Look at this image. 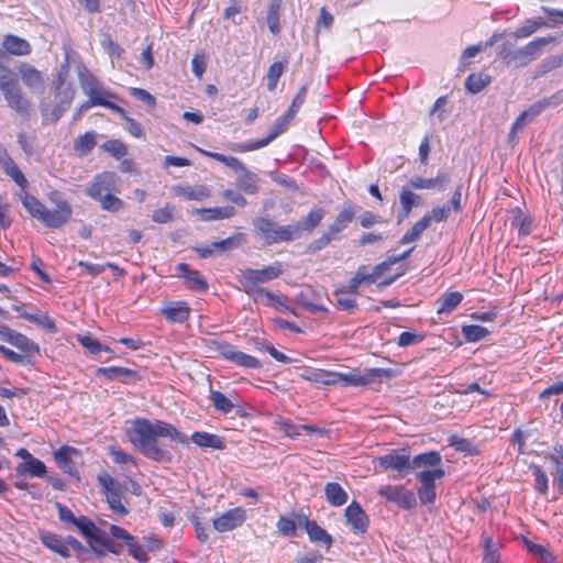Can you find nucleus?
Instances as JSON below:
<instances>
[{"label":"nucleus","instance_id":"1","mask_svg":"<svg viewBox=\"0 0 563 563\" xmlns=\"http://www.w3.org/2000/svg\"><path fill=\"white\" fill-rule=\"evenodd\" d=\"M158 438H167L183 444H188V438L180 433L173 424L156 420L152 423L146 418H137L133 421L131 442L147 459L157 462H170L173 453L169 446L159 444Z\"/></svg>","mask_w":563,"mask_h":563},{"label":"nucleus","instance_id":"2","mask_svg":"<svg viewBox=\"0 0 563 563\" xmlns=\"http://www.w3.org/2000/svg\"><path fill=\"white\" fill-rule=\"evenodd\" d=\"M49 200L55 205L53 210L47 209L42 201L29 192H24L21 197L23 207L33 218L46 228L60 229L70 220L73 207L57 190L49 194Z\"/></svg>","mask_w":563,"mask_h":563},{"label":"nucleus","instance_id":"3","mask_svg":"<svg viewBox=\"0 0 563 563\" xmlns=\"http://www.w3.org/2000/svg\"><path fill=\"white\" fill-rule=\"evenodd\" d=\"M553 42H556L554 36H541L532 40L520 48H516L514 43L506 41L499 47L498 57L507 66L515 68L526 67L542 54L547 45Z\"/></svg>","mask_w":563,"mask_h":563},{"label":"nucleus","instance_id":"4","mask_svg":"<svg viewBox=\"0 0 563 563\" xmlns=\"http://www.w3.org/2000/svg\"><path fill=\"white\" fill-rule=\"evenodd\" d=\"M394 374L395 371L391 368H367L364 372H361L358 368H353L347 373L331 372L330 379H333L334 382H330V386H366L380 380L382 378H390Z\"/></svg>","mask_w":563,"mask_h":563},{"label":"nucleus","instance_id":"5","mask_svg":"<svg viewBox=\"0 0 563 563\" xmlns=\"http://www.w3.org/2000/svg\"><path fill=\"white\" fill-rule=\"evenodd\" d=\"M376 461L383 471H396L398 477H404L411 472L410 453L407 449L390 450L387 454L377 457Z\"/></svg>","mask_w":563,"mask_h":563},{"label":"nucleus","instance_id":"6","mask_svg":"<svg viewBox=\"0 0 563 563\" xmlns=\"http://www.w3.org/2000/svg\"><path fill=\"white\" fill-rule=\"evenodd\" d=\"M445 472L441 467L421 471L417 473L420 482L418 488V497L423 505L433 504L435 501V481L444 477Z\"/></svg>","mask_w":563,"mask_h":563},{"label":"nucleus","instance_id":"7","mask_svg":"<svg viewBox=\"0 0 563 563\" xmlns=\"http://www.w3.org/2000/svg\"><path fill=\"white\" fill-rule=\"evenodd\" d=\"M378 494L402 509H412L417 506L415 494L402 485H384L379 487Z\"/></svg>","mask_w":563,"mask_h":563},{"label":"nucleus","instance_id":"8","mask_svg":"<svg viewBox=\"0 0 563 563\" xmlns=\"http://www.w3.org/2000/svg\"><path fill=\"white\" fill-rule=\"evenodd\" d=\"M283 274L282 264L276 263L262 269L246 268L241 272V282L246 287H254L278 278Z\"/></svg>","mask_w":563,"mask_h":563},{"label":"nucleus","instance_id":"9","mask_svg":"<svg viewBox=\"0 0 563 563\" xmlns=\"http://www.w3.org/2000/svg\"><path fill=\"white\" fill-rule=\"evenodd\" d=\"M245 520V510L241 507H236L224 511L220 517L213 519L212 526L214 530L223 533L241 527Z\"/></svg>","mask_w":563,"mask_h":563},{"label":"nucleus","instance_id":"10","mask_svg":"<svg viewBox=\"0 0 563 563\" xmlns=\"http://www.w3.org/2000/svg\"><path fill=\"white\" fill-rule=\"evenodd\" d=\"M295 117H288V112L277 118L274 122L272 132L264 139L257 141H251L241 146V151L250 152L262 148L273 142L277 136L284 133L288 124L294 120Z\"/></svg>","mask_w":563,"mask_h":563},{"label":"nucleus","instance_id":"11","mask_svg":"<svg viewBox=\"0 0 563 563\" xmlns=\"http://www.w3.org/2000/svg\"><path fill=\"white\" fill-rule=\"evenodd\" d=\"M346 523L351 527L354 533H365L369 527V518L361 507V505L353 500L344 510Z\"/></svg>","mask_w":563,"mask_h":563},{"label":"nucleus","instance_id":"12","mask_svg":"<svg viewBox=\"0 0 563 563\" xmlns=\"http://www.w3.org/2000/svg\"><path fill=\"white\" fill-rule=\"evenodd\" d=\"M3 98L8 104V107L16 112L22 118H29L31 113V103L23 96L20 84L18 82L3 93Z\"/></svg>","mask_w":563,"mask_h":563},{"label":"nucleus","instance_id":"13","mask_svg":"<svg viewBox=\"0 0 563 563\" xmlns=\"http://www.w3.org/2000/svg\"><path fill=\"white\" fill-rule=\"evenodd\" d=\"M548 107H550V99H541L531 104L525 111H522L512 123L509 137H514L518 130L523 129L529 122L533 121Z\"/></svg>","mask_w":563,"mask_h":563},{"label":"nucleus","instance_id":"14","mask_svg":"<svg viewBox=\"0 0 563 563\" xmlns=\"http://www.w3.org/2000/svg\"><path fill=\"white\" fill-rule=\"evenodd\" d=\"M221 355L232 363L245 368H260L262 366L258 358L244 352L235 350L231 345H225L220 351Z\"/></svg>","mask_w":563,"mask_h":563},{"label":"nucleus","instance_id":"15","mask_svg":"<svg viewBox=\"0 0 563 563\" xmlns=\"http://www.w3.org/2000/svg\"><path fill=\"white\" fill-rule=\"evenodd\" d=\"M177 271L181 274L188 284V287L198 292H203L208 289V282L201 276L198 271L190 269L186 263H179Z\"/></svg>","mask_w":563,"mask_h":563},{"label":"nucleus","instance_id":"16","mask_svg":"<svg viewBox=\"0 0 563 563\" xmlns=\"http://www.w3.org/2000/svg\"><path fill=\"white\" fill-rule=\"evenodd\" d=\"M97 375L103 376L110 380H120L125 384L132 383L137 378V373L135 371L118 366L99 367L97 369Z\"/></svg>","mask_w":563,"mask_h":563},{"label":"nucleus","instance_id":"17","mask_svg":"<svg viewBox=\"0 0 563 563\" xmlns=\"http://www.w3.org/2000/svg\"><path fill=\"white\" fill-rule=\"evenodd\" d=\"M113 176L111 173L96 176L92 184L86 189V194L95 200L101 199L104 194L110 191Z\"/></svg>","mask_w":563,"mask_h":563},{"label":"nucleus","instance_id":"18","mask_svg":"<svg viewBox=\"0 0 563 563\" xmlns=\"http://www.w3.org/2000/svg\"><path fill=\"white\" fill-rule=\"evenodd\" d=\"M449 181V177L444 173H438L434 178H423L421 176H412L409 179L410 187L415 189H438L442 190Z\"/></svg>","mask_w":563,"mask_h":563},{"label":"nucleus","instance_id":"19","mask_svg":"<svg viewBox=\"0 0 563 563\" xmlns=\"http://www.w3.org/2000/svg\"><path fill=\"white\" fill-rule=\"evenodd\" d=\"M319 298V291L312 288H307L298 294L297 301L303 309L309 312H328V309L318 302Z\"/></svg>","mask_w":563,"mask_h":563},{"label":"nucleus","instance_id":"20","mask_svg":"<svg viewBox=\"0 0 563 563\" xmlns=\"http://www.w3.org/2000/svg\"><path fill=\"white\" fill-rule=\"evenodd\" d=\"M196 212L200 214V219L206 222L213 220L230 219L236 214V210L233 206L201 208L196 209Z\"/></svg>","mask_w":563,"mask_h":563},{"label":"nucleus","instance_id":"21","mask_svg":"<svg viewBox=\"0 0 563 563\" xmlns=\"http://www.w3.org/2000/svg\"><path fill=\"white\" fill-rule=\"evenodd\" d=\"M401 211L398 214L399 222L408 218L415 207L421 205V197L408 188H402L399 194Z\"/></svg>","mask_w":563,"mask_h":563},{"label":"nucleus","instance_id":"22","mask_svg":"<svg viewBox=\"0 0 563 563\" xmlns=\"http://www.w3.org/2000/svg\"><path fill=\"white\" fill-rule=\"evenodd\" d=\"M241 175L236 178L235 186L238 189L246 195H255L258 192V176L249 170L246 167L244 170H240Z\"/></svg>","mask_w":563,"mask_h":563},{"label":"nucleus","instance_id":"23","mask_svg":"<svg viewBox=\"0 0 563 563\" xmlns=\"http://www.w3.org/2000/svg\"><path fill=\"white\" fill-rule=\"evenodd\" d=\"M283 0H269L267 5L266 23L274 35H279L282 32L280 25V11Z\"/></svg>","mask_w":563,"mask_h":563},{"label":"nucleus","instance_id":"24","mask_svg":"<svg viewBox=\"0 0 563 563\" xmlns=\"http://www.w3.org/2000/svg\"><path fill=\"white\" fill-rule=\"evenodd\" d=\"M463 300V295L459 291L444 292L435 302L437 313H451Z\"/></svg>","mask_w":563,"mask_h":563},{"label":"nucleus","instance_id":"25","mask_svg":"<svg viewBox=\"0 0 563 563\" xmlns=\"http://www.w3.org/2000/svg\"><path fill=\"white\" fill-rule=\"evenodd\" d=\"M3 47L8 53L16 56H23L31 53L30 43L26 40L12 34L4 36Z\"/></svg>","mask_w":563,"mask_h":563},{"label":"nucleus","instance_id":"26","mask_svg":"<svg viewBox=\"0 0 563 563\" xmlns=\"http://www.w3.org/2000/svg\"><path fill=\"white\" fill-rule=\"evenodd\" d=\"M97 479L106 497L124 496V486L108 473L99 474Z\"/></svg>","mask_w":563,"mask_h":563},{"label":"nucleus","instance_id":"27","mask_svg":"<svg viewBox=\"0 0 563 563\" xmlns=\"http://www.w3.org/2000/svg\"><path fill=\"white\" fill-rule=\"evenodd\" d=\"M301 238V228L299 225L287 224L277 225L275 228L272 244L280 242H290Z\"/></svg>","mask_w":563,"mask_h":563},{"label":"nucleus","instance_id":"28","mask_svg":"<svg viewBox=\"0 0 563 563\" xmlns=\"http://www.w3.org/2000/svg\"><path fill=\"white\" fill-rule=\"evenodd\" d=\"M324 495L331 506L340 507L346 504L347 493L335 482L328 483L324 487Z\"/></svg>","mask_w":563,"mask_h":563},{"label":"nucleus","instance_id":"29","mask_svg":"<svg viewBox=\"0 0 563 563\" xmlns=\"http://www.w3.org/2000/svg\"><path fill=\"white\" fill-rule=\"evenodd\" d=\"M191 441L200 448H211L214 450L224 449V442L222 438L217 434L208 432L196 431L191 434Z\"/></svg>","mask_w":563,"mask_h":563},{"label":"nucleus","instance_id":"30","mask_svg":"<svg viewBox=\"0 0 563 563\" xmlns=\"http://www.w3.org/2000/svg\"><path fill=\"white\" fill-rule=\"evenodd\" d=\"M355 212L353 207L346 206L338 213L334 222L329 227L328 232L338 239V234L346 228V225L354 219Z\"/></svg>","mask_w":563,"mask_h":563},{"label":"nucleus","instance_id":"31","mask_svg":"<svg viewBox=\"0 0 563 563\" xmlns=\"http://www.w3.org/2000/svg\"><path fill=\"white\" fill-rule=\"evenodd\" d=\"M78 451L74 448L62 446L58 451L55 452V461L58 466L71 476L78 475V471L76 465L70 461L69 453H77Z\"/></svg>","mask_w":563,"mask_h":563},{"label":"nucleus","instance_id":"32","mask_svg":"<svg viewBox=\"0 0 563 563\" xmlns=\"http://www.w3.org/2000/svg\"><path fill=\"white\" fill-rule=\"evenodd\" d=\"M253 225L255 234L262 236L267 245H272L276 223L268 218H257Z\"/></svg>","mask_w":563,"mask_h":563},{"label":"nucleus","instance_id":"33","mask_svg":"<svg viewBox=\"0 0 563 563\" xmlns=\"http://www.w3.org/2000/svg\"><path fill=\"white\" fill-rule=\"evenodd\" d=\"M41 540L45 547L58 553L63 558L70 556L69 550L67 549L66 539L64 540L54 533L47 532L42 536Z\"/></svg>","mask_w":563,"mask_h":563},{"label":"nucleus","instance_id":"34","mask_svg":"<svg viewBox=\"0 0 563 563\" xmlns=\"http://www.w3.org/2000/svg\"><path fill=\"white\" fill-rule=\"evenodd\" d=\"M354 295L355 294L349 291L347 287L336 289L334 296L339 308L349 313H353L358 307Z\"/></svg>","mask_w":563,"mask_h":563},{"label":"nucleus","instance_id":"35","mask_svg":"<svg viewBox=\"0 0 563 563\" xmlns=\"http://www.w3.org/2000/svg\"><path fill=\"white\" fill-rule=\"evenodd\" d=\"M244 242V235L242 233H236L224 240L212 242L211 246L213 247L216 254H221L238 249Z\"/></svg>","mask_w":563,"mask_h":563},{"label":"nucleus","instance_id":"36","mask_svg":"<svg viewBox=\"0 0 563 563\" xmlns=\"http://www.w3.org/2000/svg\"><path fill=\"white\" fill-rule=\"evenodd\" d=\"M441 463V455L437 451H429L410 457V470L420 468L423 466H437Z\"/></svg>","mask_w":563,"mask_h":563},{"label":"nucleus","instance_id":"37","mask_svg":"<svg viewBox=\"0 0 563 563\" xmlns=\"http://www.w3.org/2000/svg\"><path fill=\"white\" fill-rule=\"evenodd\" d=\"M9 343L25 352L27 354H37L40 352V347L36 343L30 340L22 333L14 331L8 340Z\"/></svg>","mask_w":563,"mask_h":563},{"label":"nucleus","instance_id":"38","mask_svg":"<svg viewBox=\"0 0 563 563\" xmlns=\"http://www.w3.org/2000/svg\"><path fill=\"white\" fill-rule=\"evenodd\" d=\"M20 75L23 82L29 88H37L44 82L41 73L29 64L21 65Z\"/></svg>","mask_w":563,"mask_h":563},{"label":"nucleus","instance_id":"39","mask_svg":"<svg viewBox=\"0 0 563 563\" xmlns=\"http://www.w3.org/2000/svg\"><path fill=\"white\" fill-rule=\"evenodd\" d=\"M324 216V210L322 208L312 209L301 222L295 223V225H299L301 228V234L303 231L311 233L321 222Z\"/></svg>","mask_w":563,"mask_h":563},{"label":"nucleus","instance_id":"40","mask_svg":"<svg viewBox=\"0 0 563 563\" xmlns=\"http://www.w3.org/2000/svg\"><path fill=\"white\" fill-rule=\"evenodd\" d=\"M210 400L212 401L214 409L224 415L230 413L236 407L231 398L219 390L210 391Z\"/></svg>","mask_w":563,"mask_h":563},{"label":"nucleus","instance_id":"41","mask_svg":"<svg viewBox=\"0 0 563 563\" xmlns=\"http://www.w3.org/2000/svg\"><path fill=\"white\" fill-rule=\"evenodd\" d=\"M162 314L170 322H179L183 323L188 320L190 314V308L185 303L167 307L162 310Z\"/></svg>","mask_w":563,"mask_h":563},{"label":"nucleus","instance_id":"42","mask_svg":"<svg viewBox=\"0 0 563 563\" xmlns=\"http://www.w3.org/2000/svg\"><path fill=\"white\" fill-rule=\"evenodd\" d=\"M16 471L27 473L31 476L43 477L46 473V466L41 460L31 456L29 461L20 463Z\"/></svg>","mask_w":563,"mask_h":563},{"label":"nucleus","instance_id":"43","mask_svg":"<svg viewBox=\"0 0 563 563\" xmlns=\"http://www.w3.org/2000/svg\"><path fill=\"white\" fill-rule=\"evenodd\" d=\"M374 284L371 273L365 265H362L356 271L355 275L349 280L347 287L350 292L356 294L361 284Z\"/></svg>","mask_w":563,"mask_h":563},{"label":"nucleus","instance_id":"44","mask_svg":"<svg viewBox=\"0 0 563 563\" xmlns=\"http://www.w3.org/2000/svg\"><path fill=\"white\" fill-rule=\"evenodd\" d=\"M96 132L89 131L79 135L74 143V148L80 155H88L96 146Z\"/></svg>","mask_w":563,"mask_h":563},{"label":"nucleus","instance_id":"45","mask_svg":"<svg viewBox=\"0 0 563 563\" xmlns=\"http://www.w3.org/2000/svg\"><path fill=\"white\" fill-rule=\"evenodd\" d=\"M490 82V77L486 74H471L465 81V88L471 93H478Z\"/></svg>","mask_w":563,"mask_h":563},{"label":"nucleus","instance_id":"46","mask_svg":"<svg viewBox=\"0 0 563 563\" xmlns=\"http://www.w3.org/2000/svg\"><path fill=\"white\" fill-rule=\"evenodd\" d=\"M308 525L309 529L306 532L312 542L322 543L327 548L332 545L333 539L323 528H321L317 522Z\"/></svg>","mask_w":563,"mask_h":563},{"label":"nucleus","instance_id":"47","mask_svg":"<svg viewBox=\"0 0 563 563\" xmlns=\"http://www.w3.org/2000/svg\"><path fill=\"white\" fill-rule=\"evenodd\" d=\"M287 65H288V59H285L283 62H275L269 66L267 75H266L267 89L269 91H273L276 89L278 80H279L280 76L283 75Z\"/></svg>","mask_w":563,"mask_h":563},{"label":"nucleus","instance_id":"48","mask_svg":"<svg viewBox=\"0 0 563 563\" xmlns=\"http://www.w3.org/2000/svg\"><path fill=\"white\" fill-rule=\"evenodd\" d=\"M563 65V53L558 55H551L547 58H544L538 66L536 78L542 77L547 75L548 73L560 68Z\"/></svg>","mask_w":563,"mask_h":563},{"label":"nucleus","instance_id":"49","mask_svg":"<svg viewBox=\"0 0 563 563\" xmlns=\"http://www.w3.org/2000/svg\"><path fill=\"white\" fill-rule=\"evenodd\" d=\"M429 228V219L421 218L417 221L412 228L406 232V234L400 239V244H408L411 242H416L419 240L421 233Z\"/></svg>","mask_w":563,"mask_h":563},{"label":"nucleus","instance_id":"50","mask_svg":"<svg viewBox=\"0 0 563 563\" xmlns=\"http://www.w3.org/2000/svg\"><path fill=\"white\" fill-rule=\"evenodd\" d=\"M462 334L467 342H478L485 339L489 331L477 324H467L462 327Z\"/></svg>","mask_w":563,"mask_h":563},{"label":"nucleus","instance_id":"51","mask_svg":"<svg viewBox=\"0 0 563 563\" xmlns=\"http://www.w3.org/2000/svg\"><path fill=\"white\" fill-rule=\"evenodd\" d=\"M525 544L529 552L538 558L542 563H555L554 555L541 544L525 540Z\"/></svg>","mask_w":563,"mask_h":563},{"label":"nucleus","instance_id":"52","mask_svg":"<svg viewBox=\"0 0 563 563\" xmlns=\"http://www.w3.org/2000/svg\"><path fill=\"white\" fill-rule=\"evenodd\" d=\"M300 376L306 380L327 386H330V382H334L333 379H330L331 372L325 369H308L305 371V373H302Z\"/></svg>","mask_w":563,"mask_h":563},{"label":"nucleus","instance_id":"53","mask_svg":"<svg viewBox=\"0 0 563 563\" xmlns=\"http://www.w3.org/2000/svg\"><path fill=\"white\" fill-rule=\"evenodd\" d=\"M78 342L90 353L93 355L99 354L101 351L110 352V349L106 345H102L96 338L92 335H78Z\"/></svg>","mask_w":563,"mask_h":563},{"label":"nucleus","instance_id":"54","mask_svg":"<svg viewBox=\"0 0 563 563\" xmlns=\"http://www.w3.org/2000/svg\"><path fill=\"white\" fill-rule=\"evenodd\" d=\"M542 11L550 18V23L543 20V18H538L532 20L536 30H539L543 26H553L558 23V18L563 19V10L551 9L549 7H542Z\"/></svg>","mask_w":563,"mask_h":563},{"label":"nucleus","instance_id":"55","mask_svg":"<svg viewBox=\"0 0 563 563\" xmlns=\"http://www.w3.org/2000/svg\"><path fill=\"white\" fill-rule=\"evenodd\" d=\"M101 148L110 153L117 159H120L128 154L126 145L120 140H109L101 145Z\"/></svg>","mask_w":563,"mask_h":563},{"label":"nucleus","instance_id":"56","mask_svg":"<svg viewBox=\"0 0 563 563\" xmlns=\"http://www.w3.org/2000/svg\"><path fill=\"white\" fill-rule=\"evenodd\" d=\"M7 176H9L21 189H25L29 186V181L21 172L20 167L12 162L9 166L2 169Z\"/></svg>","mask_w":563,"mask_h":563},{"label":"nucleus","instance_id":"57","mask_svg":"<svg viewBox=\"0 0 563 563\" xmlns=\"http://www.w3.org/2000/svg\"><path fill=\"white\" fill-rule=\"evenodd\" d=\"M18 82L15 74L9 67L0 64V91L3 93Z\"/></svg>","mask_w":563,"mask_h":563},{"label":"nucleus","instance_id":"58","mask_svg":"<svg viewBox=\"0 0 563 563\" xmlns=\"http://www.w3.org/2000/svg\"><path fill=\"white\" fill-rule=\"evenodd\" d=\"M124 545L128 549L129 554L141 563H146L150 558L144 548L139 544L136 538L133 536V541H125Z\"/></svg>","mask_w":563,"mask_h":563},{"label":"nucleus","instance_id":"59","mask_svg":"<svg viewBox=\"0 0 563 563\" xmlns=\"http://www.w3.org/2000/svg\"><path fill=\"white\" fill-rule=\"evenodd\" d=\"M67 549H71L76 552L77 558L85 562L91 560V551L90 549L84 547L76 538L67 537L66 538Z\"/></svg>","mask_w":563,"mask_h":563},{"label":"nucleus","instance_id":"60","mask_svg":"<svg viewBox=\"0 0 563 563\" xmlns=\"http://www.w3.org/2000/svg\"><path fill=\"white\" fill-rule=\"evenodd\" d=\"M175 207L167 203L165 207L156 209L152 213V220L156 223H169L174 220Z\"/></svg>","mask_w":563,"mask_h":563},{"label":"nucleus","instance_id":"61","mask_svg":"<svg viewBox=\"0 0 563 563\" xmlns=\"http://www.w3.org/2000/svg\"><path fill=\"white\" fill-rule=\"evenodd\" d=\"M529 468L536 478V490L540 494H545L549 487L547 474L537 464H530Z\"/></svg>","mask_w":563,"mask_h":563},{"label":"nucleus","instance_id":"62","mask_svg":"<svg viewBox=\"0 0 563 563\" xmlns=\"http://www.w3.org/2000/svg\"><path fill=\"white\" fill-rule=\"evenodd\" d=\"M101 205V208L103 210L110 211V212H117L123 208V201L111 195L110 191L104 194L101 199L98 200Z\"/></svg>","mask_w":563,"mask_h":563},{"label":"nucleus","instance_id":"63","mask_svg":"<svg viewBox=\"0 0 563 563\" xmlns=\"http://www.w3.org/2000/svg\"><path fill=\"white\" fill-rule=\"evenodd\" d=\"M277 530L282 536L294 537L297 531V522L295 519L280 516L277 521Z\"/></svg>","mask_w":563,"mask_h":563},{"label":"nucleus","instance_id":"64","mask_svg":"<svg viewBox=\"0 0 563 563\" xmlns=\"http://www.w3.org/2000/svg\"><path fill=\"white\" fill-rule=\"evenodd\" d=\"M179 190L188 200H202L208 198L210 195L209 190L205 186L179 188Z\"/></svg>","mask_w":563,"mask_h":563}]
</instances>
